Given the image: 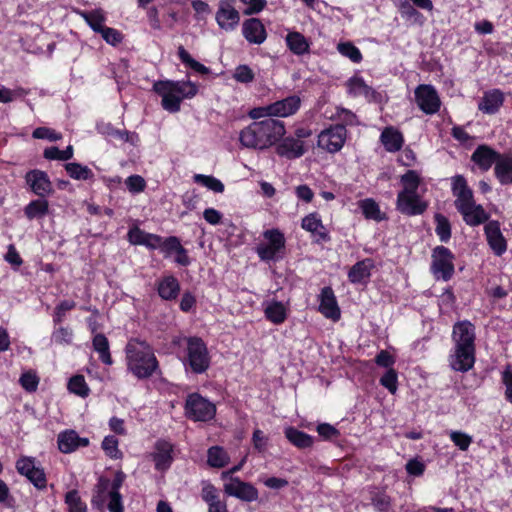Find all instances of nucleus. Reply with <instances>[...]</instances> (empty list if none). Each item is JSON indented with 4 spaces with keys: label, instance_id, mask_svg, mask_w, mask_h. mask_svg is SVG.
Masks as SVG:
<instances>
[{
    "label": "nucleus",
    "instance_id": "f257e3e1",
    "mask_svg": "<svg viewBox=\"0 0 512 512\" xmlns=\"http://www.w3.org/2000/svg\"><path fill=\"white\" fill-rule=\"evenodd\" d=\"M454 351L449 356V365L457 372H468L475 364V328L469 321L457 322L453 326Z\"/></svg>",
    "mask_w": 512,
    "mask_h": 512
},
{
    "label": "nucleus",
    "instance_id": "f03ea898",
    "mask_svg": "<svg viewBox=\"0 0 512 512\" xmlns=\"http://www.w3.org/2000/svg\"><path fill=\"white\" fill-rule=\"evenodd\" d=\"M285 133L283 121L268 117L241 130L239 141L243 147L264 150L278 142Z\"/></svg>",
    "mask_w": 512,
    "mask_h": 512
},
{
    "label": "nucleus",
    "instance_id": "7ed1b4c3",
    "mask_svg": "<svg viewBox=\"0 0 512 512\" xmlns=\"http://www.w3.org/2000/svg\"><path fill=\"white\" fill-rule=\"evenodd\" d=\"M125 356L127 371L139 380L152 376L159 365L154 349L146 341L131 339Z\"/></svg>",
    "mask_w": 512,
    "mask_h": 512
},
{
    "label": "nucleus",
    "instance_id": "20e7f679",
    "mask_svg": "<svg viewBox=\"0 0 512 512\" xmlns=\"http://www.w3.org/2000/svg\"><path fill=\"white\" fill-rule=\"evenodd\" d=\"M182 342L186 343L185 367L195 374L206 372L210 367L211 358L205 342L199 337L175 336L172 339V344L175 346H180Z\"/></svg>",
    "mask_w": 512,
    "mask_h": 512
},
{
    "label": "nucleus",
    "instance_id": "39448f33",
    "mask_svg": "<svg viewBox=\"0 0 512 512\" xmlns=\"http://www.w3.org/2000/svg\"><path fill=\"white\" fill-rule=\"evenodd\" d=\"M263 237L267 241L260 243L256 247L258 257L265 262H276L285 255L286 239L279 229H268L263 232Z\"/></svg>",
    "mask_w": 512,
    "mask_h": 512
},
{
    "label": "nucleus",
    "instance_id": "423d86ee",
    "mask_svg": "<svg viewBox=\"0 0 512 512\" xmlns=\"http://www.w3.org/2000/svg\"><path fill=\"white\" fill-rule=\"evenodd\" d=\"M185 414L193 421L207 422L216 414L215 405L198 393H191L185 402Z\"/></svg>",
    "mask_w": 512,
    "mask_h": 512
},
{
    "label": "nucleus",
    "instance_id": "0eeeda50",
    "mask_svg": "<svg viewBox=\"0 0 512 512\" xmlns=\"http://www.w3.org/2000/svg\"><path fill=\"white\" fill-rule=\"evenodd\" d=\"M431 258V272L434 277L438 280H450L455 271L453 253L445 246H436L432 251Z\"/></svg>",
    "mask_w": 512,
    "mask_h": 512
},
{
    "label": "nucleus",
    "instance_id": "6e6552de",
    "mask_svg": "<svg viewBox=\"0 0 512 512\" xmlns=\"http://www.w3.org/2000/svg\"><path fill=\"white\" fill-rule=\"evenodd\" d=\"M347 137L345 125L336 124L323 130L318 136V147L329 153L338 152L344 145Z\"/></svg>",
    "mask_w": 512,
    "mask_h": 512
},
{
    "label": "nucleus",
    "instance_id": "1a4fd4ad",
    "mask_svg": "<svg viewBox=\"0 0 512 512\" xmlns=\"http://www.w3.org/2000/svg\"><path fill=\"white\" fill-rule=\"evenodd\" d=\"M162 254L164 258L180 267H188L192 263L188 250L176 236H169L162 240Z\"/></svg>",
    "mask_w": 512,
    "mask_h": 512
},
{
    "label": "nucleus",
    "instance_id": "9d476101",
    "mask_svg": "<svg viewBox=\"0 0 512 512\" xmlns=\"http://www.w3.org/2000/svg\"><path fill=\"white\" fill-rule=\"evenodd\" d=\"M415 101L422 112L427 115L436 114L441 101L436 89L432 85L421 84L414 91Z\"/></svg>",
    "mask_w": 512,
    "mask_h": 512
},
{
    "label": "nucleus",
    "instance_id": "9b49d317",
    "mask_svg": "<svg viewBox=\"0 0 512 512\" xmlns=\"http://www.w3.org/2000/svg\"><path fill=\"white\" fill-rule=\"evenodd\" d=\"M224 492L244 502H254L259 498L257 488L249 483L240 480L238 477H231L230 481L224 484Z\"/></svg>",
    "mask_w": 512,
    "mask_h": 512
},
{
    "label": "nucleus",
    "instance_id": "f8f14e48",
    "mask_svg": "<svg viewBox=\"0 0 512 512\" xmlns=\"http://www.w3.org/2000/svg\"><path fill=\"white\" fill-rule=\"evenodd\" d=\"M452 194L455 199V207L461 213L468 209L474 201L473 191L468 187L467 181L462 175L452 177Z\"/></svg>",
    "mask_w": 512,
    "mask_h": 512
},
{
    "label": "nucleus",
    "instance_id": "ddd939ff",
    "mask_svg": "<svg viewBox=\"0 0 512 512\" xmlns=\"http://www.w3.org/2000/svg\"><path fill=\"white\" fill-rule=\"evenodd\" d=\"M428 207L426 201H423L419 194H398L396 209L406 216H416L423 214Z\"/></svg>",
    "mask_w": 512,
    "mask_h": 512
},
{
    "label": "nucleus",
    "instance_id": "4468645a",
    "mask_svg": "<svg viewBox=\"0 0 512 512\" xmlns=\"http://www.w3.org/2000/svg\"><path fill=\"white\" fill-rule=\"evenodd\" d=\"M90 441L86 437H80L78 432L73 429L61 431L57 436V446L60 452L70 454L77 449L87 447Z\"/></svg>",
    "mask_w": 512,
    "mask_h": 512
},
{
    "label": "nucleus",
    "instance_id": "2eb2a0df",
    "mask_svg": "<svg viewBox=\"0 0 512 512\" xmlns=\"http://www.w3.org/2000/svg\"><path fill=\"white\" fill-rule=\"evenodd\" d=\"M25 180L31 190L39 197H46L53 193V185L46 172L31 170L26 173Z\"/></svg>",
    "mask_w": 512,
    "mask_h": 512
},
{
    "label": "nucleus",
    "instance_id": "dca6fc26",
    "mask_svg": "<svg viewBox=\"0 0 512 512\" xmlns=\"http://www.w3.org/2000/svg\"><path fill=\"white\" fill-rule=\"evenodd\" d=\"M235 0H222L216 13V21L222 29L232 30L239 23L240 16L234 8Z\"/></svg>",
    "mask_w": 512,
    "mask_h": 512
},
{
    "label": "nucleus",
    "instance_id": "f3484780",
    "mask_svg": "<svg viewBox=\"0 0 512 512\" xmlns=\"http://www.w3.org/2000/svg\"><path fill=\"white\" fill-rule=\"evenodd\" d=\"M301 99L296 96H289L276 101L265 107L267 116L287 117L293 115L300 108Z\"/></svg>",
    "mask_w": 512,
    "mask_h": 512
},
{
    "label": "nucleus",
    "instance_id": "a211bd4d",
    "mask_svg": "<svg viewBox=\"0 0 512 512\" xmlns=\"http://www.w3.org/2000/svg\"><path fill=\"white\" fill-rule=\"evenodd\" d=\"M502 157L500 153L492 149L490 146L479 145L471 155V161L474 162L482 171H488L493 164Z\"/></svg>",
    "mask_w": 512,
    "mask_h": 512
},
{
    "label": "nucleus",
    "instance_id": "6ab92c4d",
    "mask_svg": "<svg viewBox=\"0 0 512 512\" xmlns=\"http://www.w3.org/2000/svg\"><path fill=\"white\" fill-rule=\"evenodd\" d=\"M484 230L491 249L496 255H502L506 251L507 245L506 240L501 233L499 222L489 221L485 225Z\"/></svg>",
    "mask_w": 512,
    "mask_h": 512
},
{
    "label": "nucleus",
    "instance_id": "aec40b11",
    "mask_svg": "<svg viewBox=\"0 0 512 512\" xmlns=\"http://www.w3.org/2000/svg\"><path fill=\"white\" fill-rule=\"evenodd\" d=\"M319 311L326 317L333 320L340 318V309L338 307L334 291L331 287H324L320 294Z\"/></svg>",
    "mask_w": 512,
    "mask_h": 512
},
{
    "label": "nucleus",
    "instance_id": "412c9836",
    "mask_svg": "<svg viewBox=\"0 0 512 512\" xmlns=\"http://www.w3.org/2000/svg\"><path fill=\"white\" fill-rule=\"evenodd\" d=\"M305 152L303 141L294 137H286L276 146V153L287 159L299 158Z\"/></svg>",
    "mask_w": 512,
    "mask_h": 512
},
{
    "label": "nucleus",
    "instance_id": "4be33fe9",
    "mask_svg": "<svg viewBox=\"0 0 512 512\" xmlns=\"http://www.w3.org/2000/svg\"><path fill=\"white\" fill-rule=\"evenodd\" d=\"M242 32L245 39L254 44H261L266 39V30L257 18H250L243 23Z\"/></svg>",
    "mask_w": 512,
    "mask_h": 512
},
{
    "label": "nucleus",
    "instance_id": "5701e85b",
    "mask_svg": "<svg viewBox=\"0 0 512 512\" xmlns=\"http://www.w3.org/2000/svg\"><path fill=\"white\" fill-rule=\"evenodd\" d=\"M374 262L370 258L356 262L348 272V279L353 284L366 283L371 276Z\"/></svg>",
    "mask_w": 512,
    "mask_h": 512
},
{
    "label": "nucleus",
    "instance_id": "b1692460",
    "mask_svg": "<svg viewBox=\"0 0 512 512\" xmlns=\"http://www.w3.org/2000/svg\"><path fill=\"white\" fill-rule=\"evenodd\" d=\"M165 88L182 102L184 99L193 98L197 92L198 87L195 83L190 81H164Z\"/></svg>",
    "mask_w": 512,
    "mask_h": 512
},
{
    "label": "nucleus",
    "instance_id": "393cba45",
    "mask_svg": "<svg viewBox=\"0 0 512 512\" xmlns=\"http://www.w3.org/2000/svg\"><path fill=\"white\" fill-rule=\"evenodd\" d=\"M504 102L503 93L494 89L484 93L481 101L478 104V109L486 114H495Z\"/></svg>",
    "mask_w": 512,
    "mask_h": 512
},
{
    "label": "nucleus",
    "instance_id": "a878e982",
    "mask_svg": "<svg viewBox=\"0 0 512 512\" xmlns=\"http://www.w3.org/2000/svg\"><path fill=\"white\" fill-rule=\"evenodd\" d=\"M380 141L385 150L392 153L399 151L404 144L402 133L392 126L386 127L382 131Z\"/></svg>",
    "mask_w": 512,
    "mask_h": 512
},
{
    "label": "nucleus",
    "instance_id": "bb28decb",
    "mask_svg": "<svg viewBox=\"0 0 512 512\" xmlns=\"http://www.w3.org/2000/svg\"><path fill=\"white\" fill-rule=\"evenodd\" d=\"M301 227L312 234H315V231H317V229H321V232L319 233V238L316 239L317 243L329 242L331 239L321 219L317 216L316 213H311L304 217L302 219Z\"/></svg>",
    "mask_w": 512,
    "mask_h": 512
},
{
    "label": "nucleus",
    "instance_id": "cd10ccee",
    "mask_svg": "<svg viewBox=\"0 0 512 512\" xmlns=\"http://www.w3.org/2000/svg\"><path fill=\"white\" fill-rule=\"evenodd\" d=\"M77 14L83 18L87 25L96 33H100L105 27L106 13L100 8L91 11L78 10Z\"/></svg>",
    "mask_w": 512,
    "mask_h": 512
},
{
    "label": "nucleus",
    "instance_id": "c85d7f7f",
    "mask_svg": "<svg viewBox=\"0 0 512 512\" xmlns=\"http://www.w3.org/2000/svg\"><path fill=\"white\" fill-rule=\"evenodd\" d=\"M284 434L287 440L299 449H306L313 446V437L297 428L287 427L284 430Z\"/></svg>",
    "mask_w": 512,
    "mask_h": 512
},
{
    "label": "nucleus",
    "instance_id": "c756f323",
    "mask_svg": "<svg viewBox=\"0 0 512 512\" xmlns=\"http://www.w3.org/2000/svg\"><path fill=\"white\" fill-rule=\"evenodd\" d=\"M128 239L134 245H145L150 248H156L160 244L158 236L145 233L138 227L129 230Z\"/></svg>",
    "mask_w": 512,
    "mask_h": 512
},
{
    "label": "nucleus",
    "instance_id": "7c9ffc66",
    "mask_svg": "<svg viewBox=\"0 0 512 512\" xmlns=\"http://www.w3.org/2000/svg\"><path fill=\"white\" fill-rule=\"evenodd\" d=\"M494 172L502 185L512 184V157L502 155L495 165Z\"/></svg>",
    "mask_w": 512,
    "mask_h": 512
},
{
    "label": "nucleus",
    "instance_id": "2f4dec72",
    "mask_svg": "<svg viewBox=\"0 0 512 512\" xmlns=\"http://www.w3.org/2000/svg\"><path fill=\"white\" fill-rule=\"evenodd\" d=\"M461 215L466 224L470 226H478L485 223L489 218L484 208L481 205H477L475 202L469 206L468 209H465L464 212H461Z\"/></svg>",
    "mask_w": 512,
    "mask_h": 512
},
{
    "label": "nucleus",
    "instance_id": "473e14b6",
    "mask_svg": "<svg viewBox=\"0 0 512 512\" xmlns=\"http://www.w3.org/2000/svg\"><path fill=\"white\" fill-rule=\"evenodd\" d=\"M92 345L94 351L99 354V359L105 365H111L113 363L111 354H110V346L107 337L102 333H97L94 335L92 340Z\"/></svg>",
    "mask_w": 512,
    "mask_h": 512
},
{
    "label": "nucleus",
    "instance_id": "72a5a7b5",
    "mask_svg": "<svg viewBox=\"0 0 512 512\" xmlns=\"http://www.w3.org/2000/svg\"><path fill=\"white\" fill-rule=\"evenodd\" d=\"M288 48L296 55H302L309 51V42L299 32H289L286 36Z\"/></svg>",
    "mask_w": 512,
    "mask_h": 512
},
{
    "label": "nucleus",
    "instance_id": "f704fd0d",
    "mask_svg": "<svg viewBox=\"0 0 512 512\" xmlns=\"http://www.w3.org/2000/svg\"><path fill=\"white\" fill-rule=\"evenodd\" d=\"M181 286L179 280L173 275L162 277V299L175 300L179 296Z\"/></svg>",
    "mask_w": 512,
    "mask_h": 512
},
{
    "label": "nucleus",
    "instance_id": "c9c22d12",
    "mask_svg": "<svg viewBox=\"0 0 512 512\" xmlns=\"http://www.w3.org/2000/svg\"><path fill=\"white\" fill-rule=\"evenodd\" d=\"M403 189L398 194H418L417 190L421 183V178L417 171L408 170L401 176Z\"/></svg>",
    "mask_w": 512,
    "mask_h": 512
},
{
    "label": "nucleus",
    "instance_id": "e433bc0d",
    "mask_svg": "<svg viewBox=\"0 0 512 512\" xmlns=\"http://www.w3.org/2000/svg\"><path fill=\"white\" fill-rule=\"evenodd\" d=\"M43 198L44 197L33 200L25 207L24 213L28 219L41 218L48 213L49 204L48 201Z\"/></svg>",
    "mask_w": 512,
    "mask_h": 512
},
{
    "label": "nucleus",
    "instance_id": "4c0bfd02",
    "mask_svg": "<svg viewBox=\"0 0 512 512\" xmlns=\"http://www.w3.org/2000/svg\"><path fill=\"white\" fill-rule=\"evenodd\" d=\"M208 464L211 467L222 468L229 462V456L226 451L220 446H212L207 452Z\"/></svg>",
    "mask_w": 512,
    "mask_h": 512
},
{
    "label": "nucleus",
    "instance_id": "58836bf2",
    "mask_svg": "<svg viewBox=\"0 0 512 512\" xmlns=\"http://www.w3.org/2000/svg\"><path fill=\"white\" fill-rule=\"evenodd\" d=\"M65 170L75 180H90L94 177V173L89 167L76 162L67 163Z\"/></svg>",
    "mask_w": 512,
    "mask_h": 512
},
{
    "label": "nucleus",
    "instance_id": "ea45409f",
    "mask_svg": "<svg viewBox=\"0 0 512 512\" xmlns=\"http://www.w3.org/2000/svg\"><path fill=\"white\" fill-rule=\"evenodd\" d=\"M264 312L267 319L274 324L283 323L287 316L285 306L278 301H274L268 304Z\"/></svg>",
    "mask_w": 512,
    "mask_h": 512
},
{
    "label": "nucleus",
    "instance_id": "a19ab883",
    "mask_svg": "<svg viewBox=\"0 0 512 512\" xmlns=\"http://www.w3.org/2000/svg\"><path fill=\"white\" fill-rule=\"evenodd\" d=\"M359 207L367 219H373L379 222L386 218L385 215L381 213L379 205L371 198L360 201Z\"/></svg>",
    "mask_w": 512,
    "mask_h": 512
},
{
    "label": "nucleus",
    "instance_id": "79ce46f5",
    "mask_svg": "<svg viewBox=\"0 0 512 512\" xmlns=\"http://www.w3.org/2000/svg\"><path fill=\"white\" fill-rule=\"evenodd\" d=\"M67 512H88L87 505L82 501L77 490H70L65 495Z\"/></svg>",
    "mask_w": 512,
    "mask_h": 512
},
{
    "label": "nucleus",
    "instance_id": "37998d69",
    "mask_svg": "<svg viewBox=\"0 0 512 512\" xmlns=\"http://www.w3.org/2000/svg\"><path fill=\"white\" fill-rule=\"evenodd\" d=\"M434 220L436 223V234L442 242H448L451 238V225L448 218L440 213H436Z\"/></svg>",
    "mask_w": 512,
    "mask_h": 512
},
{
    "label": "nucleus",
    "instance_id": "c03bdc74",
    "mask_svg": "<svg viewBox=\"0 0 512 512\" xmlns=\"http://www.w3.org/2000/svg\"><path fill=\"white\" fill-rule=\"evenodd\" d=\"M118 445V439L115 436L108 435L103 439L101 447L109 458L117 460L123 457V453L119 450Z\"/></svg>",
    "mask_w": 512,
    "mask_h": 512
},
{
    "label": "nucleus",
    "instance_id": "a18cd8bd",
    "mask_svg": "<svg viewBox=\"0 0 512 512\" xmlns=\"http://www.w3.org/2000/svg\"><path fill=\"white\" fill-rule=\"evenodd\" d=\"M68 389L71 393L76 394L82 398L87 397L90 392L85 378L82 375L73 376L68 382Z\"/></svg>",
    "mask_w": 512,
    "mask_h": 512
},
{
    "label": "nucleus",
    "instance_id": "49530a36",
    "mask_svg": "<svg viewBox=\"0 0 512 512\" xmlns=\"http://www.w3.org/2000/svg\"><path fill=\"white\" fill-rule=\"evenodd\" d=\"M180 105V99L175 94L170 93L165 88L164 81H162V108L170 113H176L180 110Z\"/></svg>",
    "mask_w": 512,
    "mask_h": 512
},
{
    "label": "nucleus",
    "instance_id": "de8ad7c7",
    "mask_svg": "<svg viewBox=\"0 0 512 512\" xmlns=\"http://www.w3.org/2000/svg\"><path fill=\"white\" fill-rule=\"evenodd\" d=\"M193 180L195 183L201 184L215 193H222L224 191L223 183L213 176L195 174Z\"/></svg>",
    "mask_w": 512,
    "mask_h": 512
},
{
    "label": "nucleus",
    "instance_id": "09e8293b",
    "mask_svg": "<svg viewBox=\"0 0 512 512\" xmlns=\"http://www.w3.org/2000/svg\"><path fill=\"white\" fill-rule=\"evenodd\" d=\"M26 477L35 488L44 490L47 487V478L43 467L38 464L31 472L26 474Z\"/></svg>",
    "mask_w": 512,
    "mask_h": 512
},
{
    "label": "nucleus",
    "instance_id": "8fccbe9b",
    "mask_svg": "<svg viewBox=\"0 0 512 512\" xmlns=\"http://www.w3.org/2000/svg\"><path fill=\"white\" fill-rule=\"evenodd\" d=\"M44 157L48 160H69L73 157V147L69 145L64 150H60L56 146L46 148L44 150Z\"/></svg>",
    "mask_w": 512,
    "mask_h": 512
},
{
    "label": "nucleus",
    "instance_id": "3c124183",
    "mask_svg": "<svg viewBox=\"0 0 512 512\" xmlns=\"http://www.w3.org/2000/svg\"><path fill=\"white\" fill-rule=\"evenodd\" d=\"M348 91L350 94L355 96L357 95H365L368 96L373 92L372 88L368 86L364 80L360 77H352L347 82Z\"/></svg>",
    "mask_w": 512,
    "mask_h": 512
},
{
    "label": "nucleus",
    "instance_id": "603ef678",
    "mask_svg": "<svg viewBox=\"0 0 512 512\" xmlns=\"http://www.w3.org/2000/svg\"><path fill=\"white\" fill-rule=\"evenodd\" d=\"M338 52L349 58L354 63H359L362 60L360 50L352 42H341L337 45Z\"/></svg>",
    "mask_w": 512,
    "mask_h": 512
},
{
    "label": "nucleus",
    "instance_id": "864d4df0",
    "mask_svg": "<svg viewBox=\"0 0 512 512\" xmlns=\"http://www.w3.org/2000/svg\"><path fill=\"white\" fill-rule=\"evenodd\" d=\"M27 91L24 88L18 87L16 89H9L5 86L0 87V102L10 103L17 98L24 97L27 95Z\"/></svg>",
    "mask_w": 512,
    "mask_h": 512
},
{
    "label": "nucleus",
    "instance_id": "5fc2aeb1",
    "mask_svg": "<svg viewBox=\"0 0 512 512\" xmlns=\"http://www.w3.org/2000/svg\"><path fill=\"white\" fill-rule=\"evenodd\" d=\"M451 441L457 446L460 450L466 451L471 445L473 439L470 435L462 432V431H451L449 433Z\"/></svg>",
    "mask_w": 512,
    "mask_h": 512
},
{
    "label": "nucleus",
    "instance_id": "6e6d98bb",
    "mask_svg": "<svg viewBox=\"0 0 512 512\" xmlns=\"http://www.w3.org/2000/svg\"><path fill=\"white\" fill-rule=\"evenodd\" d=\"M176 454L177 450L171 442L162 441V471L170 467Z\"/></svg>",
    "mask_w": 512,
    "mask_h": 512
},
{
    "label": "nucleus",
    "instance_id": "4d7b16f0",
    "mask_svg": "<svg viewBox=\"0 0 512 512\" xmlns=\"http://www.w3.org/2000/svg\"><path fill=\"white\" fill-rule=\"evenodd\" d=\"M38 464L39 463L34 457L22 456L16 461L15 467L20 475L25 476L31 472V470H33Z\"/></svg>",
    "mask_w": 512,
    "mask_h": 512
},
{
    "label": "nucleus",
    "instance_id": "13d9d810",
    "mask_svg": "<svg viewBox=\"0 0 512 512\" xmlns=\"http://www.w3.org/2000/svg\"><path fill=\"white\" fill-rule=\"evenodd\" d=\"M73 332L67 327H59L54 329L51 340L57 344H70L72 342Z\"/></svg>",
    "mask_w": 512,
    "mask_h": 512
},
{
    "label": "nucleus",
    "instance_id": "bf43d9fd",
    "mask_svg": "<svg viewBox=\"0 0 512 512\" xmlns=\"http://www.w3.org/2000/svg\"><path fill=\"white\" fill-rule=\"evenodd\" d=\"M99 34H101L106 43L113 46L118 45L123 40L122 33L115 28L105 26Z\"/></svg>",
    "mask_w": 512,
    "mask_h": 512
},
{
    "label": "nucleus",
    "instance_id": "052dcab7",
    "mask_svg": "<svg viewBox=\"0 0 512 512\" xmlns=\"http://www.w3.org/2000/svg\"><path fill=\"white\" fill-rule=\"evenodd\" d=\"M397 379V372L393 368H390L380 378V384L388 389L390 393L394 394L397 391Z\"/></svg>",
    "mask_w": 512,
    "mask_h": 512
},
{
    "label": "nucleus",
    "instance_id": "680f3d73",
    "mask_svg": "<svg viewBox=\"0 0 512 512\" xmlns=\"http://www.w3.org/2000/svg\"><path fill=\"white\" fill-rule=\"evenodd\" d=\"M76 306V303L72 300L61 301L55 308L53 321L55 324H59L63 321L65 313L72 310Z\"/></svg>",
    "mask_w": 512,
    "mask_h": 512
},
{
    "label": "nucleus",
    "instance_id": "e2e57ef3",
    "mask_svg": "<svg viewBox=\"0 0 512 512\" xmlns=\"http://www.w3.org/2000/svg\"><path fill=\"white\" fill-rule=\"evenodd\" d=\"M108 136L118 139L122 142H129L135 145L138 142V135L133 132H129L127 130H119L116 128H111V132H108Z\"/></svg>",
    "mask_w": 512,
    "mask_h": 512
},
{
    "label": "nucleus",
    "instance_id": "0e129e2a",
    "mask_svg": "<svg viewBox=\"0 0 512 512\" xmlns=\"http://www.w3.org/2000/svg\"><path fill=\"white\" fill-rule=\"evenodd\" d=\"M234 79L240 83H250L254 80V72L247 65H239L234 72Z\"/></svg>",
    "mask_w": 512,
    "mask_h": 512
},
{
    "label": "nucleus",
    "instance_id": "69168bd1",
    "mask_svg": "<svg viewBox=\"0 0 512 512\" xmlns=\"http://www.w3.org/2000/svg\"><path fill=\"white\" fill-rule=\"evenodd\" d=\"M32 136L35 139H47L49 141H58L62 138V135L60 133L47 127L36 128L33 131Z\"/></svg>",
    "mask_w": 512,
    "mask_h": 512
},
{
    "label": "nucleus",
    "instance_id": "338daca9",
    "mask_svg": "<svg viewBox=\"0 0 512 512\" xmlns=\"http://www.w3.org/2000/svg\"><path fill=\"white\" fill-rule=\"evenodd\" d=\"M19 381L21 386L28 392L35 391L39 383L38 377L32 372L23 373Z\"/></svg>",
    "mask_w": 512,
    "mask_h": 512
},
{
    "label": "nucleus",
    "instance_id": "774afa93",
    "mask_svg": "<svg viewBox=\"0 0 512 512\" xmlns=\"http://www.w3.org/2000/svg\"><path fill=\"white\" fill-rule=\"evenodd\" d=\"M502 383L505 386V399L512 404V366L507 365L502 371Z\"/></svg>",
    "mask_w": 512,
    "mask_h": 512
}]
</instances>
